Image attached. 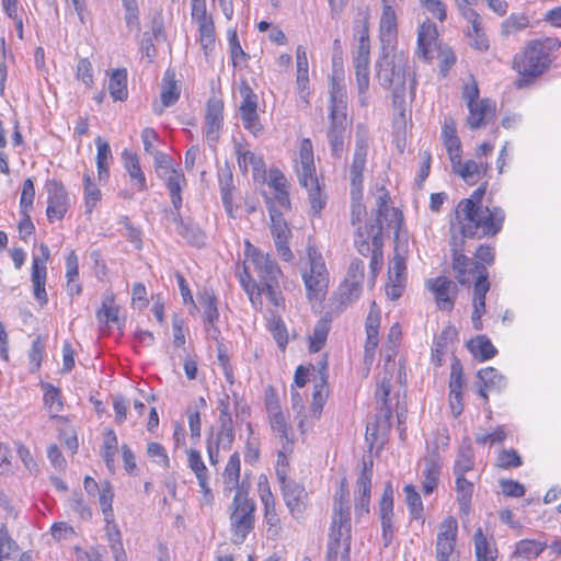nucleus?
<instances>
[{
    "mask_svg": "<svg viewBox=\"0 0 561 561\" xmlns=\"http://www.w3.org/2000/svg\"><path fill=\"white\" fill-rule=\"evenodd\" d=\"M488 182H483L473 191L469 198L461 199L455 209V219L450 221L451 232L469 239H482L496 236L505 219V213L501 207L482 205Z\"/></svg>",
    "mask_w": 561,
    "mask_h": 561,
    "instance_id": "f257e3e1",
    "label": "nucleus"
},
{
    "mask_svg": "<svg viewBox=\"0 0 561 561\" xmlns=\"http://www.w3.org/2000/svg\"><path fill=\"white\" fill-rule=\"evenodd\" d=\"M363 285L355 284L353 282H347L344 279L343 284L340 286L341 291V302L342 304H351L356 300L362 294Z\"/></svg>",
    "mask_w": 561,
    "mask_h": 561,
    "instance_id": "774afa93",
    "label": "nucleus"
},
{
    "mask_svg": "<svg viewBox=\"0 0 561 561\" xmlns=\"http://www.w3.org/2000/svg\"><path fill=\"white\" fill-rule=\"evenodd\" d=\"M391 392V378L385 374L378 380L376 399L379 404L378 412L383 416V426H388V420L391 419V407L389 405V396Z\"/></svg>",
    "mask_w": 561,
    "mask_h": 561,
    "instance_id": "c756f323",
    "label": "nucleus"
},
{
    "mask_svg": "<svg viewBox=\"0 0 561 561\" xmlns=\"http://www.w3.org/2000/svg\"><path fill=\"white\" fill-rule=\"evenodd\" d=\"M409 512L414 519L422 518L423 503L414 485L407 484L403 489Z\"/></svg>",
    "mask_w": 561,
    "mask_h": 561,
    "instance_id": "864d4df0",
    "label": "nucleus"
},
{
    "mask_svg": "<svg viewBox=\"0 0 561 561\" xmlns=\"http://www.w3.org/2000/svg\"><path fill=\"white\" fill-rule=\"evenodd\" d=\"M409 55L402 50H381L375 62V76L379 85L391 91L392 101L397 105L404 102Z\"/></svg>",
    "mask_w": 561,
    "mask_h": 561,
    "instance_id": "7ed1b4c3",
    "label": "nucleus"
},
{
    "mask_svg": "<svg viewBox=\"0 0 561 561\" xmlns=\"http://www.w3.org/2000/svg\"><path fill=\"white\" fill-rule=\"evenodd\" d=\"M353 67L355 70L356 84L359 94V103L367 105V92L370 82V54L353 53Z\"/></svg>",
    "mask_w": 561,
    "mask_h": 561,
    "instance_id": "412c9836",
    "label": "nucleus"
},
{
    "mask_svg": "<svg viewBox=\"0 0 561 561\" xmlns=\"http://www.w3.org/2000/svg\"><path fill=\"white\" fill-rule=\"evenodd\" d=\"M467 347L473 357L479 360L491 359L497 353L490 339L485 335H478L477 337L471 339L468 342Z\"/></svg>",
    "mask_w": 561,
    "mask_h": 561,
    "instance_id": "f704fd0d",
    "label": "nucleus"
},
{
    "mask_svg": "<svg viewBox=\"0 0 561 561\" xmlns=\"http://www.w3.org/2000/svg\"><path fill=\"white\" fill-rule=\"evenodd\" d=\"M461 18H463L468 24L465 34L469 41L470 47L479 51H486L490 45L481 15L476 10H465Z\"/></svg>",
    "mask_w": 561,
    "mask_h": 561,
    "instance_id": "f3484780",
    "label": "nucleus"
},
{
    "mask_svg": "<svg viewBox=\"0 0 561 561\" xmlns=\"http://www.w3.org/2000/svg\"><path fill=\"white\" fill-rule=\"evenodd\" d=\"M457 336V332L454 328L447 327L445 328L438 336L435 337L433 346H432V363L435 366H442L443 356L446 353V348L449 343H451Z\"/></svg>",
    "mask_w": 561,
    "mask_h": 561,
    "instance_id": "473e14b6",
    "label": "nucleus"
},
{
    "mask_svg": "<svg viewBox=\"0 0 561 561\" xmlns=\"http://www.w3.org/2000/svg\"><path fill=\"white\" fill-rule=\"evenodd\" d=\"M545 548L546 543L543 542L523 539L516 543L514 554L526 559L537 558L545 550Z\"/></svg>",
    "mask_w": 561,
    "mask_h": 561,
    "instance_id": "de8ad7c7",
    "label": "nucleus"
},
{
    "mask_svg": "<svg viewBox=\"0 0 561 561\" xmlns=\"http://www.w3.org/2000/svg\"><path fill=\"white\" fill-rule=\"evenodd\" d=\"M43 388L45 390L44 393V402L46 407L49 409L51 413H58L62 410V402L60 399V392L57 388L51 386L50 383H44Z\"/></svg>",
    "mask_w": 561,
    "mask_h": 561,
    "instance_id": "052dcab7",
    "label": "nucleus"
},
{
    "mask_svg": "<svg viewBox=\"0 0 561 561\" xmlns=\"http://www.w3.org/2000/svg\"><path fill=\"white\" fill-rule=\"evenodd\" d=\"M368 140V134L365 127L363 125L357 126L355 135V150L350 168L351 196L353 199L351 220L353 225L360 221L362 215L366 213V208L359 199L363 195V172L366 167Z\"/></svg>",
    "mask_w": 561,
    "mask_h": 561,
    "instance_id": "423d86ee",
    "label": "nucleus"
},
{
    "mask_svg": "<svg viewBox=\"0 0 561 561\" xmlns=\"http://www.w3.org/2000/svg\"><path fill=\"white\" fill-rule=\"evenodd\" d=\"M442 470L440 457L437 453H432L423 458V492L431 494L438 485Z\"/></svg>",
    "mask_w": 561,
    "mask_h": 561,
    "instance_id": "b1692460",
    "label": "nucleus"
},
{
    "mask_svg": "<svg viewBox=\"0 0 561 561\" xmlns=\"http://www.w3.org/2000/svg\"><path fill=\"white\" fill-rule=\"evenodd\" d=\"M301 186L308 190V197L313 215H320L327 204V196L322 193L313 161L312 144L309 138L302 139L299 150V163L296 167Z\"/></svg>",
    "mask_w": 561,
    "mask_h": 561,
    "instance_id": "0eeeda50",
    "label": "nucleus"
},
{
    "mask_svg": "<svg viewBox=\"0 0 561 561\" xmlns=\"http://www.w3.org/2000/svg\"><path fill=\"white\" fill-rule=\"evenodd\" d=\"M347 95L344 84H341L334 77L331 80L330 89V127L328 140L331 154L341 159L344 152V135L346 129Z\"/></svg>",
    "mask_w": 561,
    "mask_h": 561,
    "instance_id": "39448f33",
    "label": "nucleus"
},
{
    "mask_svg": "<svg viewBox=\"0 0 561 561\" xmlns=\"http://www.w3.org/2000/svg\"><path fill=\"white\" fill-rule=\"evenodd\" d=\"M198 25L199 42L205 56L213 50L215 46V25L213 18L196 22Z\"/></svg>",
    "mask_w": 561,
    "mask_h": 561,
    "instance_id": "37998d69",
    "label": "nucleus"
},
{
    "mask_svg": "<svg viewBox=\"0 0 561 561\" xmlns=\"http://www.w3.org/2000/svg\"><path fill=\"white\" fill-rule=\"evenodd\" d=\"M43 259L34 257L32 264V283L35 299L42 305L47 304L48 297L46 294L45 285L47 277L46 261L49 259V249L46 244L39 245Z\"/></svg>",
    "mask_w": 561,
    "mask_h": 561,
    "instance_id": "a211bd4d",
    "label": "nucleus"
},
{
    "mask_svg": "<svg viewBox=\"0 0 561 561\" xmlns=\"http://www.w3.org/2000/svg\"><path fill=\"white\" fill-rule=\"evenodd\" d=\"M309 270L302 272V279L307 289L308 298L318 299L323 296L329 286V273L322 255L314 247L307 249Z\"/></svg>",
    "mask_w": 561,
    "mask_h": 561,
    "instance_id": "9b49d317",
    "label": "nucleus"
},
{
    "mask_svg": "<svg viewBox=\"0 0 561 561\" xmlns=\"http://www.w3.org/2000/svg\"><path fill=\"white\" fill-rule=\"evenodd\" d=\"M95 145L96 153V168L99 179L106 180L108 178V160L112 159V150L107 141L101 137H96Z\"/></svg>",
    "mask_w": 561,
    "mask_h": 561,
    "instance_id": "ea45409f",
    "label": "nucleus"
},
{
    "mask_svg": "<svg viewBox=\"0 0 561 561\" xmlns=\"http://www.w3.org/2000/svg\"><path fill=\"white\" fill-rule=\"evenodd\" d=\"M117 436L113 430H107L103 440L102 458L110 470L114 469L117 451Z\"/></svg>",
    "mask_w": 561,
    "mask_h": 561,
    "instance_id": "49530a36",
    "label": "nucleus"
},
{
    "mask_svg": "<svg viewBox=\"0 0 561 561\" xmlns=\"http://www.w3.org/2000/svg\"><path fill=\"white\" fill-rule=\"evenodd\" d=\"M283 497L293 516L300 515L304 510V497L306 492L304 486L291 480H286L285 483H280Z\"/></svg>",
    "mask_w": 561,
    "mask_h": 561,
    "instance_id": "393cba45",
    "label": "nucleus"
},
{
    "mask_svg": "<svg viewBox=\"0 0 561 561\" xmlns=\"http://www.w3.org/2000/svg\"><path fill=\"white\" fill-rule=\"evenodd\" d=\"M474 466L473 453L470 446L461 447L454 465V474L456 477L465 476L472 470Z\"/></svg>",
    "mask_w": 561,
    "mask_h": 561,
    "instance_id": "8fccbe9b",
    "label": "nucleus"
},
{
    "mask_svg": "<svg viewBox=\"0 0 561 561\" xmlns=\"http://www.w3.org/2000/svg\"><path fill=\"white\" fill-rule=\"evenodd\" d=\"M46 190L48 193L46 209L48 220L53 222L62 219L69 207V198L65 186L51 180L46 183Z\"/></svg>",
    "mask_w": 561,
    "mask_h": 561,
    "instance_id": "dca6fc26",
    "label": "nucleus"
},
{
    "mask_svg": "<svg viewBox=\"0 0 561 561\" xmlns=\"http://www.w3.org/2000/svg\"><path fill=\"white\" fill-rule=\"evenodd\" d=\"M249 261L254 265L261 285L263 286L264 295L275 306L280 307L284 304V298L279 290V277L283 275L276 261L270 254L263 253L253 248L249 255Z\"/></svg>",
    "mask_w": 561,
    "mask_h": 561,
    "instance_id": "6e6552de",
    "label": "nucleus"
},
{
    "mask_svg": "<svg viewBox=\"0 0 561 561\" xmlns=\"http://www.w3.org/2000/svg\"><path fill=\"white\" fill-rule=\"evenodd\" d=\"M528 23L527 16L511 14L501 25L502 34L508 36L518 30L526 28Z\"/></svg>",
    "mask_w": 561,
    "mask_h": 561,
    "instance_id": "0e129e2a",
    "label": "nucleus"
},
{
    "mask_svg": "<svg viewBox=\"0 0 561 561\" xmlns=\"http://www.w3.org/2000/svg\"><path fill=\"white\" fill-rule=\"evenodd\" d=\"M453 270L457 280L461 285H468L478 279L480 270L486 268L485 265L467 257L463 252L465 239L461 234L451 232Z\"/></svg>",
    "mask_w": 561,
    "mask_h": 561,
    "instance_id": "f8f14e48",
    "label": "nucleus"
},
{
    "mask_svg": "<svg viewBox=\"0 0 561 561\" xmlns=\"http://www.w3.org/2000/svg\"><path fill=\"white\" fill-rule=\"evenodd\" d=\"M84 195L85 206L88 208V211L91 213L92 208L101 199V192L98 188V186L92 182L88 173L84 174Z\"/></svg>",
    "mask_w": 561,
    "mask_h": 561,
    "instance_id": "338daca9",
    "label": "nucleus"
},
{
    "mask_svg": "<svg viewBox=\"0 0 561 561\" xmlns=\"http://www.w3.org/2000/svg\"><path fill=\"white\" fill-rule=\"evenodd\" d=\"M221 201L226 207V210L232 216V174L228 172L226 175L219 179Z\"/></svg>",
    "mask_w": 561,
    "mask_h": 561,
    "instance_id": "680f3d73",
    "label": "nucleus"
},
{
    "mask_svg": "<svg viewBox=\"0 0 561 561\" xmlns=\"http://www.w3.org/2000/svg\"><path fill=\"white\" fill-rule=\"evenodd\" d=\"M473 543L477 561H496L497 549L491 545L481 528L476 530Z\"/></svg>",
    "mask_w": 561,
    "mask_h": 561,
    "instance_id": "e433bc0d",
    "label": "nucleus"
},
{
    "mask_svg": "<svg viewBox=\"0 0 561 561\" xmlns=\"http://www.w3.org/2000/svg\"><path fill=\"white\" fill-rule=\"evenodd\" d=\"M96 318L100 322L119 325L118 308L114 304L113 296L104 298L102 308L96 312Z\"/></svg>",
    "mask_w": 561,
    "mask_h": 561,
    "instance_id": "5fc2aeb1",
    "label": "nucleus"
},
{
    "mask_svg": "<svg viewBox=\"0 0 561 561\" xmlns=\"http://www.w3.org/2000/svg\"><path fill=\"white\" fill-rule=\"evenodd\" d=\"M169 190L171 203L173 208L180 209L182 207V190L186 183L185 176L180 170H172L170 174L162 178Z\"/></svg>",
    "mask_w": 561,
    "mask_h": 561,
    "instance_id": "72a5a7b5",
    "label": "nucleus"
},
{
    "mask_svg": "<svg viewBox=\"0 0 561 561\" xmlns=\"http://www.w3.org/2000/svg\"><path fill=\"white\" fill-rule=\"evenodd\" d=\"M220 430L216 437L215 445L222 449H229L234 440V431L232 421H219Z\"/></svg>",
    "mask_w": 561,
    "mask_h": 561,
    "instance_id": "13d9d810",
    "label": "nucleus"
},
{
    "mask_svg": "<svg viewBox=\"0 0 561 561\" xmlns=\"http://www.w3.org/2000/svg\"><path fill=\"white\" fill-rule=\"evenodd\" d=\"M561 42L556 37L529 41L525 49L515 55L513 68L520 78L516 81L517 88H524L543 75L550 67L552 51L559 49Z\"/></svg>",
    "mask_w": 561,
    "mask_h": 561,
    "instance_id": "f03ea898",
    "label": "nucleus"
},
{
    "mask_svg": "<svg viewBox=\"0 0 561 561\" xmlns=\"http://www.w3.org/2000/svg\"><path fill=\"white\" fill-rule=\"evenodd\" d=\"M380 522L393 520V489L391 482H387L379 502Z\"/></svg>",
    "mask_w": 561,
    "mask_h": 561,
    "instance_id": "09e8293b",
    "label": "nucleus"
},
{
    "mask_svg": "<svg viewBox=\"0 0 561 561\" xmlns=\"http://www.w3.org/2000/svg\"><path fill=\"white\" fill-rule=\"evenodd\" d=\"M351 528L350 490L346 480L343 479L334 495L333 516L329 534L330 542L327 552L329 561H336L341 541L344 542L345 552L350 553Z\"/></svg>",
    "mask_w": 561,
    "mask_h": 561,
    "instance_id": "20e7f679",
    "label": "nucleus"
},
{
    "mask_svg": "<svg viewBox=\"0 0 561 561\" xmlns=\"http://www.w3.org/2000/svg\"><path fill=\"white\" fill-rule=\"evenodd\" d=\"M330 331L329 321L321 319L313 328L312 335L309 337V351L318 353L325 344Z\"/></svg>",
    "mask_w": 561,
    "mask_h": 561,
    "instance_id": "c03bdc74",
    "label": "nucleus"
},
{
    "mask_svg": "<svg viewBox=\"0 0 561 561\" xmlns=\"http://www.w3.org/2000/svg\"><path fill=\"white\" fill-rule=\"evenodd\" d=\"M110 95L114 101H124L128 96L126 69L113 70L108 81Z\"/></svg>",
    "mask_w": 561,
    "mask_h": 561,
    "instance_id": "c9c22d12",
    "label": "nucleus"
},
{
    "mask_svg": "<svg viewBox=\"0 0 561 561\" xmlns=\"http://www.w3.org/2000/svg\"><path fill=\"white\" fill-rule=\"evenodd\" d=\"M462 388H463V369L460 360L457 357H454L450 366V379H449V390L450 397L454 398L457 402L459 399H462Z\"/></svg>",
    "mask_w": 561,
    "mask_h": 561,
    "instance_id": "a19ab883",
    "label": "nucleus"
},
{
    "mask_svg": "<svg viewBox=\"0 0 561 561\" xmlns=\"http://www.w3.org/2000/svg\"><path fill=\"white\" fill-rule=\"evenodd\" d=\"M398 38L397 14L392 5L383 1L379 21L381 50L394 49Z\"/></svg>",
    "mask_w": 561,
    "mask_h": 561,
    "instance_id": "6ab92c4d",
    "label": "nucleus"
},
{
    "mask_svg": "<svg viewBox=\"0 0 561 561\" xmlns=\"http://www.w3.org/2000/svg\"><path fill=\"white\" fill-rule=\"evenodd\" d=\"M113 497L114 493L110 483L103 484L99 493V502L106 524L114 522V513L112 508Z\"/></svg>",
    "mask_w": 561,
    "mask_h": 561,
    "instance_id": "6e6d98bb",
    "label": "nucleus"
},
{
    "mask_svg": "<svg viewBox=\"0 0 561 561\" xmlns=\"http://www.w3.org/2000/svg\"><path fill=\"white\" fill-rule=\"evenodd\" d=\"M373 465H374V462H373L371 458H369L368 460H364L363 470L356 481V486H357L356 496L370 497Z\"/></svg>",
    "mask_w": 561,
    "mask_h": 561,
    "instance_id": "a18cd8bd",
    "label": "nucleus"
},
{
    "mask_svg": "<svg viewBox=\"0 0 561 561\" xmlns=\"http://www.w3.org/2000/svg\"><path fill=\"white\" fill-rule=\"evenodd\" d=\"M480 380L479 394L488 400V391L500 390L504 385V378L493 367L480 369L478 373Z\"/></svg>",
    "mask_w": 561,
    "mask_h": 561,
    "instance_id": "2f4dec72",
    "label": "nucleus"
},
{
    "mask_svg": "<svg viewBox=\"0 0 561 561\" xmlns=\"http://www.w3.org/2000/svg\"><path fill=\"white\" fill-rule=\"evenodd\" d=\"M122 156L124 160V167L130 176L133 185L139 192L146 191L147 182L145 174L141 171L138 156L129 152L128 150H124Z\"/></svg>",
    "mask_w": 561,
    "mask_h": 561,
    "instance_id": "cd10ccee",
    "label": "nucleus"
},
{
    "mask_svg": "<svg viewBox=\"0 0 561 561\" xmlns=\"http://www.w3.org/2000/svg\"><path fill=\"white\" fill-rule=\"evenodd\" d=\"M271 218V234L276 248V251L282 260L290 262L294 259L293 251L289 248V240L291 238V230L283 218L282 214L278 213L274 207L270 208Z\"/></svg>",
    "mask_w": 561,
    "mask_h": 561,
    "instance_id": "ddd939ff",
    "label": "nucleus"
},
{
    "mask_svg": "<svg viewBox=\"0 0 561 561\" xmlns=\"http://www.w3.org/2000/svg\"><path fill=\"white\" fill-rule=\"evenodd\" d=\"M224 102L218 98H210L207 102L205 116V134L209 141L216 142L222 126Z\"/></svg>",
    "mask_w": 561,
    "mask_h": 561,
    "instance_id": "4be33fe9",
    "label": "nucleus"
},
{
    "mask_svg": "<svg viewBox=\"0 0 561 561\" xmlns=\"http://www.w3.org/2000/svg\"><path fill=\"white\" fill-rule=\"evenodd\" d=\"M468 108L467 126L471 129H478L494 116L495 103L489 99H483L477 104L469 105Z\"/></svg>",
    "mask_w": 561,
    "mask_h": 561,
    "instance_id": "bb28decb",
    "label": "nucleus"
},
{
    "mask_svg": "<svg viewBox=\"0 0 561 561\" xmlns=\"http://www.w3.org/2000/svg\"><path fill=\"white\" fill-rule=\"evenodd\" d=\"M456 492L460 511L466 514L469 513L473 493V483L468 481L465 476L456 477Z\"/></svg>",
    "mask_w": 561,
    "mask_h": 561,
    "instance_id": "79ce46f5",
    "label": "nucleus"
},
{
    "mask_svg": "<svg viewBox=\"0 0 561 561\" xmlns=\"http://www.w3.org/2000/svg\"><path fill=\"white\" fill-rule=\"evenodd\" d=\"M427 288L434 294L437 308L450 312L458 296V286L446 276H438L426 282Z\"/></svg>",
    "mask_w": 561,
    "mask_h": 561,
    "instance_id": "2eb2a0df",
    "label": "nucleus"
},
{
    "mask_svg": "<svg viewBox=\"0 0 561 561\" xmlns=\"http://www.w3.org/2000/svg\"><path fill=\"white\" fill-rule=\"evenodd\" d=\"M522 463V458L515 449H503L496 459V466L502 469L517 468Z\"/></svg>",
    "mask_w": 561,
    "mask_h": 561,
    "instance_id": "e2e57ef3",
    "label": "nucleus"
},
{
    "mask_svg": "<svg viewBox=\"0 0 561 561\" xmlns=\"http://www.w3.org/2000/svg\"><path fill=\"white\" fill-rule=\"evenodd\" d=\"M453 171L458 174L466 183L473 185L489 171V164L476 162L474 160L462 161L461 157L451 162Z\"/></svg>",
    "mask_w": 561,
    "mask_h": 561,
    "instance_id": "5701e85b",
    "label": "nucleus"
},
{
    "mask_svg": "<svg viewBox=\"0 0 561 561\" xmlns=\"http://www.w3.org/2000/svg\"><path fill=\"white\" fill-rule=\"evenodd\" d=\"M480 271L478 279L473 282V311L471 314V321L476 330L482 329L481 317L485 311V295L490 289L486 268H482Z\"/></svg>",
    "mask_w": 561,
    "mask_h": 561,
    "instance_id": "aec40b11",
    "label": "nucleus"
},
{
    "mask_svg": "<svg viewBox=\"0 0 561 561\" xmlns=\"http://www.w3.org/2000/svg\"><path fill=\"white\" fill-rule=\"evenodd\" d=\"M198 302L203 308V316L205 324H213L219 318L217 308V298L215 294L208 289H204L198 295Z\"/></svg>",
    "mask_w": 561,
    "mask_h": 561,
    "instance_id": "58836bf2",
    "label": "nucleus"
},
{
    "mask_svg": "<svg viewBox=\"0 0 561 561\" xmlns=\"http://www.w3.org/2000/svg\"><path fill=\"white\" fill-rule=\"evenodd\" d=\"M222 476L225 492H231L234 489H237V491L240 490V456L237 451L230 456Z\"/></svg>",
    "mask_w": 561,
    "mask_h": 561,
    "instance_id": "4c0bfd02",
    "label": "nucleus"
},
{
    "mask_svg": "<svg viewBox=\"0 0 561 561\" xmlns=\"http://www.w3.org/2000/svg\"><path fill=\"white\" fill-rule=\"evenodd\" d=\"M238 164L243 171L248 170V167H252L254 172H265V163L262 157L256 156L250 150L241 151L238 150Z\"/></svg>",
    "mask_w": 561,
    "mask_h": 561,
    "instance_id": "603ef678",
    "label": "nucleus"
},
{
    "mask_svg": "<svg viewBox=\"0 0 561 561\" xmlns=\"http://www.w3.org/2000/svg\"><path fill=\"white\" fill-rule=\"evenodd\" d=\"M376 304L373 302L371 309L366 320V333H367V344H370L373 347H376L378 344V328L380 323L379 311H375Z\"/></svg>",
    "mask_w": 561,
    "mask_h": 561,
    "instance_id": "4d7b16f0",
    "label": "nucleus"
},
{
    "mask_svg": "<svg viewBox=\"0 0 561 561\" xmlns=\"http://www.w3.org/2000/svg\"><path fill=\"white\" fill-rule=\"evenodd\" d=\"M161 103L153 104V111L157 114H162L165 107L173 105L180 98V89L175 81V75L172 70L164 72L161 84Z\"/></svg>",
    "mask_w": 561,
    "mask_h": 561,
    "instance_id": "a878e982",
    "label": "nucleus"
},
{
    "mask_svg": "<svg viewBox=\"0 0 561 561\" xmlns=\"http://www.w3.org/2000/svg\"><path fill=\"white\" fill-rule=\"evenodd\" d=\"M390 196L387 190L380 188L379 195L377 196V214L376 219L369 226H367V234L371 237L373 244L376 248L382 247V220L387 221V226L396 231L400 230L402 225L403 216L402 213L393 207H389L388 203Z\"/></svg>",
    "mask_w": 561,
    "mask_h": 561,
    "instance_id": "9d476101",
    "label": "nucleus"
},
{
    "mask_svg": "<svg viewBox=\"0 0 561 561\" xmlns=\"http://www.w3.org/2000/svg\"><path fill=\"white\" fill-rule=\"evenodd\" d=\"M151 156L153 157L156 172L159 178H165L172 170H176L173 165V160L167 153L158 150Z\"/></svg>",
    "mask_w": 561,
    "mask_h": 561,
    "instance_id": "69168bd1",
    "label": "nucleus"
},
{
    "mask_svg": "<svg viewBox=\"0 0 561 561\" xmlns=\"http://www.w3.org/2000/svg\"><path fill=\"white\" fill-rule=\"evenodd\" d=\"M178 233L182 236L188 243L201 248L205 244V233L203 230L193 222H185L178 230Z\"/></svg>",
    "mask_w": 561,
    "mask_h": 561,
    "instance_id": "3c124183",
    "label": "nucleus"
},
{
    "mask_svg": "<svg viewBox=\"0 0 561 561\" xmlns=\"http://www.w3.org/2000/svg\"><path fill=\"white\" fill-rule=\"evenodd\" d=\"M458 524L455 517L449 516L439 525L436 540V561H456L454 556Z\"/></svg>",
    "mask_w": 561,
    "mask_h": 561,
    "instance_id": "4468645a",
    "label": "nucleus"
},
{
    "mask_svg": "<svg viewBox=\"0 0 561 561\" xmlns=\"http://www.w3.org/2000/svg\"><path fill=\"white\" fill-rule=\"evenodd\" d=\"M436 36L437 30L432 21L426 20L420 25L417 32V48L415 51L419 57L424 59L428 58L431 45L436 39Z\"/></svg>",
    "mask_w": 561,
    "mask_h": 561,
    "instance_id": "7c9ffc66",
    "label": "nucleus"
},
{
    "mask_svg": "<svg viewBox=\"0 0 561 561\" xmlns=\"http://www.w3.org/2000/svg\"><path fill=\"white\" fill-rule=\"evenodd\" d=\"M255 508L253 500L244 496L241 490L236 492L230 505L231 541L234 545L243 543L248 534L254 528Z\"/></svg>",
    "mask_w": 561,
    "mask_h": 561,
    "instance_id": "1a4fd4ad",
    "label": "nucleus"
},
{
    "mask_svg": "<svg viewBox=\"0 0 561 561\" xmlns=\"http://www.w3.org/2000/svg\"><path fill=\"white\" fill-rule=\"evenodd\" d=\"M391 392V378L385 374L378 380L376 399L379 404L378 412L383 416V426H388V420L391 419V407L389 405V396Z\"/></svg>",
    "mask_w": 561,
    "mask_h": 561,
    "instance_id": "c85d7f7f",
    "label": "nucleus"
},
{
    "mask_svg": "<svg viewBox=\"0 0 561 561\" xmlns=\"http://www.w3.org/2000/svg\"><path fill=\"white\" fill-rule=\"evenodd\" d=\"M268 327L277 345L284 350L288 343V335L284 321L280 317L273 316L270 320Z\"/></svg>",
    "mask_w": 561,
    "mask_h": 561,
    "instance_id": "bf43d9fd",
    "label": "nucleus"
}]
</instances>
